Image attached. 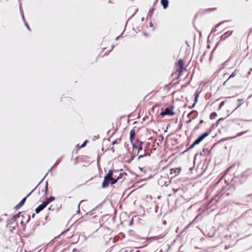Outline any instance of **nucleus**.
<instances>
[{
    "mask_svg": "<svg viewBox=\"0 0 252 252\" xmlns=\"http://www.w3.org/2000/svg\"><path fill=\"white\" fill-rule=\"evenodd\" d=\"M199 95V92H195L194 94V103L196 104L198 101V97Z\"/></svg>",
    "mask_w": 252,
    "mask_h": 252,
    "instance_id": "nucleus-19",
    "label": "nucleus"
},
{
    "mask_svg": "<svg viewBox=\"0 0 252 252\" xmlns=\"http://www.w3.org/2000/svg\"><path fill=\"white\" fill-rule=\"evenodd\" d=\"M154 10V8H153L149 11L148 16H147L148 17H150V18L151 17V16H152V14L153 13Z\"/></svg>",
    "mask_w": 252,
    "mask_h": 252,
    "instance_id": "nucleus-25",
    "label": "nucleus"
},
{
    "mask_svg": "<svg viewBox=\"0 0 252 252\" xmlns=\"http://www.w3.org/2000/svg\"><path fill=\"white\" fill-rule=\"evenodd\" d=\"M237 74V71L235 70V71H234L232 74L230 75V76L229 77V78L227 79V80H228L230 78H233L234 77V76H236Z\"/></svg>",
    "mask_w": 252,
    "mask_h": 252,
    "instance_id": "nucleus-29",
    "label": "nucleus"
},
{
    "mask_svg": "<svg viewBox=\"0 0 252 252\" xmlns=\"http://www.w3.org/2000/svg\"><path fill=\"white\" fill-rule=\"evenodd\" d=\"M35 214H34V213H33V214H32V218H34V216H35Z\"/></svg>",
    "mask_w": 252,
    "mask_h": 252,
    "instance_id": "nucleus-64",
    "label": "nucleus"
},
{
    "mask_svg": "<svg viewBox=\"0 0 252 252\" xmlns=\"http://www.w3.org/2000/svg\"><path fill=\"white\" fill-rule=\"evenodd\" d=\"M197 155H198V154H196L195 155L194 157V160H195V158H196V157L197 156Z\"/></svg>",
    "mask_w": 252,
    "mask_h": 252,
    "instance_id": "nucleus-62",
    "label": "nucleus"
},
{
    "mask_svg": "<svg viewBox=\"0 0 252 252\" xmlns=\"http://www.w3.org/2000/svg\"><path fill=\"white\" fill-rule=\"evenodd\" d=\"M150 156H151L150 153H144V154L140 155L139 156V157H138V159H139L141 158H144L145 157H147V156L150 157Z\"/></svg>",
    "mask_w": 252,
    "mask_h": 252,
    "instance_id": "nucleus-18",
    "label": "nucleus"
},
{
    "mask_svg": "<svg viewBox=\"0 0 252 252\" xmlns=\"http://www.w3.org/2000/svg\"><path fill=\"white\" fill-rule=\"evenodd\" d=\"M246 132H247V131H242V132H239L235 136H231V137H225V138H222V139H221V140H220L219 141V142H220L221 141H223L224 140H227L235 138H236L237 137L240 136L242 135L243 134H244V133H245Z\"/></svg>",
    "mask_w": 252,
    "mask_h": 252,
    "instance_id": "nucleus-7",
    "label": "nucleus"
},
{
    "mask_svg": "<svg viewBox=\"0 0 252 252\" xmlns=\"http://www.w3.org/2000/svg\"><path fill=\"white\" fill-rule=\"evenodd\" d=\"M150 144V143H148L147 144V146L144 148V151H145V153H147L146 151L147 150H148V146Z\"/></svg>",
    "mask_w": 252,
    "mask_h": 252,
    "instance_id": "nucleus-46",
    "label": "nucleus"
},
{
    "mask_svg": "<svg viewBox=\"0 0 252 252\" xmlns=\"http://www.w3.org/2000/svg\"><path fill=\"white\" fill-rule=\"evenodd\" d=\"M200 142V141H199V140L197 138L193 143L194 144V145H196L199 144Z\"/></svg>",
    "mask_w": 252,
    "mask_h": 252,
    "instance_id": "nucleus-37",
    "label": "nucleus"
},
{
    "mask_svg": "<svg viewBox=\"0 0 252 252\" xmlns=\"http://www.w3.org/2000/svg\"><path fill=\"white\" fill-rule=\"evenodd\" d=\"M232 33V31H227L226 32L223 34L224 36L227 38V37L229 36L230 35H231Z\"/></svg>",
    "mask_w": 252,
    "mask_h": 252,
    "instance_id": "nucleus-28",
    "label": "nucleus"
},
{
    "mask_svg": "<svg viewBox=\"0 0 252 252\" xmlns=\"http://www.w3.org/2000/svg\"><path fill=\"white\" fill-rule=\"evenodd\" d=\"M163 237V235H158V236H155L153 238V239L155 240H159V239H160L161 238H162Z\"/></svg>",
    "mask_w": 252,
    "mask_h": 252,
    "instance_id": "nucleus-27",
    "label": "nucleus"
},
{
    "mask_svg": "<svg viewBox=\"0 0 252 252\" xmlns=\"http://www.w3.org/2000/svg\"><path fill=\"white\" fill-rule=\"evenodd\" d=\"M163 136L162 135H159L158 139V141L159 143H161L163 140Z\"/></svg>",
    "mask_w": 252,
    "mask_h": 252,
    "instance_id": "nucleus-32",
    "label": "nucleus"
},
{
    "mask_svg": "<svg viewBox=\"0 0 252 252\" xmlns=\"http://www.w3.org/2000/svg\"><path fill=\"white\" fill-rule=\"evenodd\" d=\"M214 9H208L206 10L208 12H210L211 11H213Z\"/></svg>",
    "mask_w": 252,
    "mask_h": 252,
    "instance_id": "nucleus-57",
    "label": "nucleus"
},
{
    "mask_svg": "<svg viewBox=\"0 0 252 252\" xmlns=\"http://www.w3.org/2000/svg\"><path fill=\"white\" fill-rule=\"evenodd\" d=\"M149 26H150V27H153V23L151 22L150 23Z\"/></svg>",
    "mask_w": 252,
    "mask_h": 252,
    "instance_id": "nucleus-60",
    "label": "nucleus"
},
{
    "mask_svg": "<svg viewBox=\"0 0 252 252\" xmlns=\"http://www.w3.org/2000/svg\"><path fill=\"white\" fill-rule=\"evenodd\" d=\"M180 189V188H178V189H173V190L174 191V192H177L178 190H179Z\"/></svg>",
    "mask_w": 252,
    "mask_h": 252,
    "instance_id": "nucleus-49",
    "label": "nucleus"
},
{
    "mask_svg": "<svg viewBox=\"0 0 252 252\" xmlns=\"http://www.w3.org/2000/svg\"><path fill=\"white\" fill-rule=\"evenodd\" d=\"M110 150L112 151V152L113 153H114L115 152V149H114V147H112L111 148H110Z\"/></svg>",
    "mask_w": 252,
    "mask_h": 252,
    "instance_id": "nucleus-55",
    "label": "nucleus"
},
{
    "mask_svg": "<svg viewBox=\"0 0 252 252\" xmlns=\"http://www.w3.org/2000/svg\"><path fill=\"white\" fill-rule=\"evenodd\" d=\"M16 220H14L12 218L7 220V224L6 226H8V225L13 223Z\"/></svg>",
    "mask_w": 252,
    "mask_h": 252,
    "instance_id": "nucleus-17",
    "label": "nucleus"
},
{
    "mask_svg": "<svg viewBox=\"0 0 252 252\" xmlns=\"http://www.w3.org/2000/svg\"><path fill=\"white\" fill-rule=\"evenodd\" d=\"M195 105H196V104L193 103L192 105H190V106H189V109H191L195 107Z\"/></svg>",
    "mask_w": 252,
    "mask_h": 252,
    "instance_id": "nucleus-44",
    "label": "nucleus"
},
{
    "mask_svg": "<svg viewBox=\"0 0 252 252\" xmlns=\"http://www.w3.org/2000/svg\"><path fill=\"white\" fill-rule=\"evenodd\" d=\"M252 174V169H248L242 173V176L243 177H247L248 176Z\"/></svg>",
    "mask_w": 252,
    "mask_h": 252,
    "instance_id": "nucleus-11",
    "label": "nucleus"
},
{
    "mask_svg": "<svg viewBox=\"0 0 252 252\" xmlns=\"http://www.w3.org/2000/svg\"><path fill=\"white\" fill-rule=\"evenodd\" d=\"M225 22H227V21H222L220 23H219V24H218L217 25H216L215 26V29L219 27L222 24H223V23Z\"/></svg>",
    "mask_w": 252,
    "mask_h": 252,
    "instance_id": "nucleus-38",
    "label": "nucleus"
},
{
    "mask_svg": "<svg viewBox=\"0 0 252 252\" xmlns=\"http://www.w3.org/2000/svg\"><path fill=\"white\" fill-rule=\"evenodd\" d=\"M160 3L163 8L165 9L168 7L169 2L168 0H160Z\"/></svg>",
    "mask_w": 252,
    "mask_h": 252,
    "instance_id": "nucleus-14",
    "label": "nucleus"
},
{
    "mask_svg": "<svg viewBox=\"0 0 252 252\" xmlns=\"http://www.w3.org/2000/svg\"><path fill=\"white\" fill-rule=\"evenodd\" d=\"M118 182L116 178L115 177L109 178L106 180H103L101 187L102 188H106L108 187L109 184L113 185Z\"/></svg>",
    "mask_w": 252,
    "mask_h": 252,
    "instance_id": "nucleus-1",
    "label": "nucleus"
},
{
    "mask_svg": "<svg viewBox=\"0 0 252 252\" xmlns=\"http://www.w3.org/2000/svg\"><path fill=\"white\" fill-rule=\"evenodd\" d=\"M21 213V212H19L18 213L13 215L12 218L16 220L18 218L20 217Z\"/></svg>",
    "mask_w": 252,
    "mask_h": 252,
    "instance_id": "nucleus-23",
    "label": "nucleus"
},
{
    "mask_svg": "<svg viewBox=\"0 0 252 252\" xmlns=\"http://www.w3.org/2000/svg\"><path fill=\"white\" fill-rule=\"evenodd\" d=\"M134 138H135V137L129 136V140H130V143H131L132 145L135 144V143H133V140H134Z\"/></svg>",
    "mask_w": 252,
    "mask_h": 252,
    "instance_id": "nucleus-36",
    "label": "nucleus"
},
{
    "mask_svg": "<svg viewBox=\"0 0 252 252\" xmlns=\"http://www.w3.org/2000/svg\"><path fill=\"white\" fill-rule=\"evenodd\" d=\"M21 12L22 13L23 20L25 22V21H26V20H25V17H24V14H23V12L21 10Z\"/></svg>",
    "mask_w": 252,
    "mask_h": 252,
    "instance_id": "nucleus-48",
    "label": "nucleus"
},
{
    "mask_svg": "<svg viewBox=\"0 0 252 252\" xmlns=\"http://www.w3.org/2000/svg\"><path fill=\"white\" fill-rule=\"evenodd\" d=\"M203 122H204V121L203 120H201L200 121L199 124L200 125V124L203 123Z\"/></svg>",
    "mask_w": 252,
    "mask_h": 252,
    "instance_id": "nucleus-58",
    "label": "nucleus"
},
{
    "mask_svg": "<svg viewBox=\"0 0 252 252\" xmlns=\"http://www.w3.org/2000/svg\"><path fill=\"white\" fill-rule=\"evenodd\" d=\"M200 127V125L198 124L195 127H194V129H198Z\"/></svg>",
    "mask_w": 252,
    "mask_h": 252,
    "instance_id": "nucleus-51",
    "label": "nucleus"
},
{
    "mask_svg": "<svg viewBox=\"0 0 252 252\" xmlns=\"http://www.w3.org/2000/svg\"><path fill=\"white\" fill-rule=\"evenodd\" d=\"M195 146V145H194V144L193 143H192L190 146L184 152V153L190 150V149H192V148H194V147Z\"/></svg>",
    "mask_w": 252,
    "mask_h": 252,
    "instance_id": "nucleus-30",
    "label": "nucleus"
},
{
    "mask_svg": "<svg viewBox=\"0 0 252 252\" xmlns=\"http://www.w3.org/2000/svg\"><path fill=\"white\" fill-rule=\"evenodd\" d=\"M224 119V118H221L219 119L215 124H213L212 125V126H218L220 122L223 121Z\"/></svg>",
    "mask_w": 252,
    "mask_h": 252,
    "instance_id": "nucleus-20",
    "label": "nucleus"
},
{
    "mask_svg": "<svg viewBox=\"0 0 252 252\" xmlns=\"http://www.w3.org/2000/svg\"><path fill=\"white\" fill-rule=\"evenodd\" d=\"M197 115L198 112L196 110H192L188 114L187 117L189 118V117L192 116L191 119H194L197 117Z\"/></svg>",
    "mask_w": 252,
    "mask_h": 252,
    "instance_id": "nucleus-10",
    "label": "nucleus"
},
{
    "mask_svg": "<svg viewBox=\"0 0 252 252\" xmlns=\"http://www.w3.org/2000/svg\"><path fill=\"white\" fill-rule=\"evenodd\" d=\"M234 203L237 204V205H245L244 203H239V202H237V203L234 202Z\"/></svg>",
    "mask_w": 252,
    "mask_h": 252,
    "instance_id": "nucleus-54",
    "label": "nucleus"
},
{
    "mask_svg": "<svg viewBox=\"0 0 252 252\" xmlns=\"http://www.w3.org/2000/svg\"><path fill=\"white\" fill-rule=\"evenodd\" d=\"M180 69H179V75H178V77H179L180 75H181V73H182L183 71V69L184 68V66H183V67H179Z\"/></svg>",
    "mask_w": 252,
    "mask_h": 252,
    "instance_id": "nucleus-39",
    "label": "nucleus"
},
{
    "mask_svg": "<svg viewBox=\"0 0 252 252\" xmlns=\"http://www.w3.org/2000/svg\"><path fill=\"white\" fill-rule=\"evenodd\" d=\"M135 130L134 129H132L130 131L129 136L135 137Z\"/></svg>",
    "mask_w": 252,
    "mask_h": 252,
    "instance_id": "nucleus-24",
    "label": "nucleus"
},
{
    "mask_svg": "<svg viewBox=\"0 0 252 252\" xmlns=\"http://www.w3.org/2000/svg\"><path fill=\"white\" fill-rule=\"evenodd\" d=\"M68 230H69V228H68V229H66L65 230H64V231H63V232L61 233V234H63L65 233L66 232H67V231H68Z\"/></svg>",
    "mask_w": 252,
    "mask_h": 252,
    "instance_id": "nucleus-50",
    "label": "nucleus"
},
{
    "mask_svg": "<svg viewBox=\"0 0 252 252\" xmlns=\"http://www.w3.org/2000/svg\"><path fill=\"white\" fill-rule=\"evenodd\" d=\"M26 197H24L14 207L16 210L20 209L25 203Z\"/></svg>",
    "mask_w": 252,
    "mask_h": 252,
    "instance_id": "nucleus-9",
    "label": "nucleus"
},
{
    "mask_svg": "<svg viewBox=\"0 0 252 252\" xmlns=\"http://www.w3.org/2000/svg\"><path fill=\"white\" fill-rule=\"evenodd\" d=\"M137 11H138V9H136L135 13L129 18V19L132 18Z\"/></svg>",
    "mask_w": 252,
    "mask_h": 252,
    "instance_id": "nucleus-56",
    "label": "nucleus"
},
{
    "mask_svg": "<svg viewBox=\"0 0 252 252\" xmlns=\"http://www.w3.org/2000/svg\"><path fill=\"white\" fill-rule=\"evenodd\" d=\"M47 206L45 203L43 201L42 203L40 204L37 208L35 209V212L36 214L40 213L41 211H42Z\"/></svg>",
    "mask_w": 252,
    "mask_h": 252,
    "instance_id": "nucleus-8",
    "label": "nucleus"
},
{
    "mask_svg": "<svg viewBox=\"0 0 252 252\" xmlns=\"http://www.w3.org/2000/svg\"><path fill=\"white\" fill-rule=\"evenodd\" d=\"M55 199V197L53 196H50L48 198H46L45 201H43L46 205L47 206L50 202L54 201Z\"/></svg>",
    "mask_w": 252,
    "mask_h": 252,
    "instance_id": "nucleus-13",
    "label": "nucleus"
},
{
    "mask_svg": "<svg viewBox=\"0 0 252 252\" xmlns=\"http://www.w3.org/2000/svg\"><path fill=\"white\" fill-rule=\"evenodd\" d=\"M229 247H230L229 246H226L225 247V250L227 249L228 248H229Z\"/></svg>",
    "mask_w": 252,
    "mask_h": 252,
    "instance_id": "nucleus-61",
    "label": "nucleus"
},
{
    "mask_svg": "<svg viewBox=\"0 0 252 252\" xmlns=\"http://www.w3.org/2000/svg\"><path fill=\"white\" fill-rule=\"evenodd\" d=\"M131 160H130L129 161H128V162H130V161H131V160H132L133 159H134V158H135V155H131Z\"/></svg>",
    "mask_w": 252,
    "mask_h": 252,
    "instance_id": "nucleus-52",
    "label": "nucleus"
},
{
    "mask_svg": "<svg viewBox=\"0 0 252 252\" xmlns=\"http://www.w3.org/2000/svg\"><path fill=\"white\" fill-rule=\"evenodd\" d=\"M181 170V167L171 168L170 170V175H172L173 177H175L180 173Z\"/></svg>",
    "mask_w": 252,
    "mask_h": 252,
    "instance_id": "nucleus-5",
    "label": "nucleus"
},
{
    "mask_svg": "<svg viewBox=\"0 0 252 252\" xmlns=\"http://www.w3.org/2000/svg\"><path fill=\"white\" fill-rule=\"evenodd\" d=\"M122 169H110L109 170L108 173L104 176V180H106L109 178L117 176V175H115V173H118L120 171H121Z\"/></svg>",
    "mask_w": 252,
    "mask_h": 252,
    "instance_id": "nucleus-3",
    "label": "nucleus"
},
{
    "mask_svg": "<svg viewBox=\"0 0 252 252\" xmlns=\"http://www.w3.org/2000/svg\"><path fill=\"white\" fill-rule=\"evenodd\" d=\"M226 37L224 36V35L223 34L222 35H221L220 37V40H224Z\"/></svg>",
    "mask_w": 252,
    "mask_h": 252,
    "instance_id": "nucleus-43",
    "label": "nucleus"
},
{
    "mask_svg": "<svg viewBox=\"0 0 252 252\" xmlns=\"http://www.w3.org/2000/svg\"><path fill=\"white\" fill-rule=\"evenodd\" d=\"M127 176V173H126V172H123V173H121L119 174V175L117 176L116 177L117 180H118V181L121 179H125V177L126 176Z\"/></svg>",
    "mask_w": 252,
    "mask_h": 252,
    "instance_id": "nucleus-15",
    "label": "nucleus"
},
{
    "mask_svg": "<svg viewBox=\"0 0 252 252\" xmlns=\"http://www.w3.org/2000/svg\"><path fill=\"white\" fill-rule=\"evenodd\" d=\"M238 101L239 102L238 106L231 112V113H233L234 111H235L237 108H238L243 103V99H238Z\"/></svg>",
    "mask_w": 252,
    "mask_h": 252,
    "instance_id": "nucleus-16",
    "label": "nucleus"
},
{
    "mask_svg": "<svg viewBox=\"0 0 252 252\" xmlns=\"http://www.w3.org/2000/svg\"><path fill=\"white\" fill-rule=\"evenodd\" d=\"M120 141H121V139H116L112 142V144L113 145L114 144H118V143H120Z\"/></svg>",
    "mask_w": 252,
    "mask_h": 252,
    "instance_id": "nucleus-31",
    "label": "nucleus"
},
{
    "mask_svg": "<svg viewBox=\"0 0 252 252\" xmlns=\"http://www.w3.org/2000/svg\"><path fill=\"white\" fill-rule=\"evenodd\" d=\"M55 210V209L53 207V206H51L50 207H49L48 208V210H50V211H54Z\"/></svg>",
    "mask_w": 252,
    "mask_h": 252,
    "instance_id": "nucleus-45",
    "label": "nucleus"
},
{
    "mask_svg": "<svg viewBox=\"0 0 252 252\" xmlns=\"http://www.w3.org/2000/svg\"><path fill=\"white\" fill-rule=\"evenodd\" d=\"M83 201V200H82L80 202V203H79L78 205V210L77 211V214H79L80 212V204Z\"/></svg>",
    "mask_w": 252,
    "mask_h": 252,
    "instance_id": "nucleus-40",
    "label": "nucleus"
},
{
    "mask_svg": "<svg viewBox=\"0 0 252 252\" xmlns=\"http://www.w3.org/2000/svg\"><path fill=\"white\" fill-rule=\"evenodd\" d=\"M227 81H228V80H227H227H226V81H225V82H223V84H222V85H223V86H225V85H226V82H227Z\"/></svg>",
    "mask_w": 252,
    "mask_h": 252,
    "instance_id": "nucleus-59",
    "label": "nucleus"
},
{
    "mask_svg": "<svg viewBox=\"0 0 252 252\" xmlns=\"http://www.w3.org/2000/svg\"><path fill=\"white\" fill-rule=\"evenodd\" d=\"M48 181L46 182V185H45V193L44 195H46L47 194V191H48Z\"/></svg>",
    "mask_w": 252,
    "mask_h": 252,
    "instance_id": "nucleus-34",
    "label": "nucleus"
},
{
    "mask_svg": "<svg viewBox=\"0 0 252 252\" xmlns=\"http://www.w3.org/2000/svg\"><path fill=\"white\" fill-rule=\"evenodd\" d=\"M96 209V208H94L93 210H92L90 212L87 213L86 214V215H90V216H91L93 215V212L94 211L95 209Z\"/></svg>",
    "mask_w": 252,
    "mask_h": 252,
    "instance_id": "nucleus-35",
    "label": "nucleus"
},
{
    "mask_svg": "<svg viewBox=\"0 0 252 252\" xmlns=\"http://www.w3.org/2000/svg\"><path fill=\"white\" fill-rule=\"evenodd\" d=\"M115 133V131L113 132L112 134L111 135L110 137H112Z\"/></svg>",
    "mask_w": 252,
    "mask_h": 252,
    "instance_id": "nucleus-63",
    "label": "nucleus"
},
{
    "mask_svg": "<svg viewBox=\"0 0 252 252\" xmlns=\"http://www.w3.org/2000/svg\"><path fill=\"white\" fill-rule=\"evenodd\" d=\"M211 129H209L208 131L205 132L204 133L201 134L197 138L201 142L203 141L206 137H207L211 132Z\"/></svg>",
    "mask_w": 252,
    "mask_h": 252,
    "instance_id": "nucleus-6",
    "label": "nucleus"
},
{
    "mask_svg": "<svg viewBox=\"0 0 252 252\" xmlns=\"http://www.w3.org/2000/svg\"><path fill=\"white\" fill-rule=\"evenodd\" d=\"M178 64L179 66V67H183L184 66V62L182 59H180L178 61Z\"/></svg>",
    "mask_w": 252,
    "mask_h": 252,
    "instance_id": "nucleus-22",
    "label": "nucleus"
},
{
    "mask_svg": "<svg viewBox=\"0 0 252 252\" xmlns=\"http://www.w3.org/2000/svg\"><path fill=\"white\" fill-rule=\"evenodd\" d=\"M61 162V160L60 159H58L56 161V162L55 163V164H54V165L53 166H52L50 169L48 170V171L47 172V173L45 174V175L44 176V177L43 178V179L41 180V182H42V181L45 179V178L46 177V176L47 175V174H48V173L51 171V170L55 167L57 166Z\"/></svg>",
    "mask_w": 252,
    "mask_h": 252,
    "instance_id": "nucleus-12",
    "label": "nucleus"
},
{
    "mask_svg": "<svg viewBox=\"0 0 252 252\" xmlns=\"http://www.w3.org/2000/svg\"><path fill=\"white\" fill-rule=\"evenodd\" d=\"M25 25L26 27H27V29L30 31L31 28H30L29 24H28V23L26 21H25Z\"/></svg>",
    "mask_w": 252,
    "mask_h": 252,
    "instance_id": "nucleus-41",
    "label": "nucleus"
},
{
    "mask_svg": "<svg viewBox=\"0 0 252 252\" xmlns=\"http://www.w3.org/2000/svg\"><path fill=\"white\" fill-rule=\"evenodd\" d=\"M42 182H40L39 184L29 193L27 194V195L25 197L26 198L29 197L32 193V192L37 188V187L38 186V185L41 183Z\"/></svg>",
    "mask_w": 252,
    "mask_h": 252,
    "instance_id": "nucleus-26",
    "label": "nucleus"
},
{
    "mask_svg": "<svg viewBox=\"0 0 252 252\" xmlns=\"http://www.w3.org/2000/svg\"><path fill=\"white\" fill-rule=\"evenodd\" d=\"M191 120H192L191 119H189V120L187 121L186 123H187V124H189V123H191Z\"/></svg>",
    "mask_w": 252,
    "mask_h": 252,
    "instance_id": "nucleus-53",
    "label": "nucleus"
},
{
    "mask_svg": "<svg viewBox=\"0 0 252 252\" xmlns=\"http://www.w3.org/2000/svg\"><path fill=\"white\" fill-rule=\"evenodd\" d=\"M217 116V114L215 112H212L210 115V118L211 120L214 119Z\"/></svg>",
    "mask_w": 252,
    "mask_h": 252,
    "instance_id": "nucleus-21",
    "label": "nucleus"
},
{
    "mask_svg": "<svg viewBox=\"0 0 252 252\" xmlns=\"http://www.w3.org/2000/svg\"><path fill=\"white\" fill-rule=\"evenodd\" d=\"M174 109V106L172 105L171 107H166L164 111H161L160 115L163 117L165 115H168L172 116L174 115L175 113L173 109Z\"/></svg>",
    "mask_w": 252,
    "mask_h": 252,
    "instance_id": "nucleus-2",
    "label": "nucleus"
},
{
    "mask_svg": "<svg viewBox=\"0 0 252 252\" xmlns=\"http://www.w3.org/2000/svg\"><path fill=\"white\" fill-rule=\"evenodd\" d=\"M224 104V101H221V102L220 103V105H219V109H220L221 108V107L222 106H223Z\"/></svg>",
    "mask_w": 252,
    "mask_h": 252,
    "instance_id": "nucleus-42",
    "label": "nucleus"
},
{
    "mask_svg": "<svg viewBox=\"0 0 252 252\" xmlns=\"http://www.w3.org/2000/svg\"><path fill=\"white\" fill-rule=\"evenodd\" d=\"M87 142H88L87 140H85L84 141V142L80 145V146L79 147V148H82L84 147L86 145V144Z\"/></svg>",
    "mask_w": 252,
    "mask_h": 252,
    "instance_id": "nucleus-33",
    "label": "nucleus"
},
{
    "mask_svg": "<svg viewBox=\"0 0 252 252\" xmlns=\"http://www.w3.org/2000/svg\"><path fill=\"white\" fill-rule=\"evenodd\" d=\"M31 220V216L30 215H28V220H27L26 221V223H28Z\"/></svg>",
    "mask_w": 252,
    "mask_h": 252,
    "instance_id": "nucleus-47",
    "label": "nucleus"
},
{
    "mask_svg": "<svg viewBox=\"0 0 252 252\" xmlns=\"http://www.w3.org/2000/svg\"><path fill=\"white\" fill-rule=\"evenodd\" d=\"M143 142L140 141L139 139H137L136 143L135 144H132V148L137 149V154L139 153L140 151H141L143 149Z\"/></svg>",
    "mask_w": 252,
    "mask_h": 252,
    "instance_id": "nucleus-4",
    "label": "nucleus"
}]
</instances>
